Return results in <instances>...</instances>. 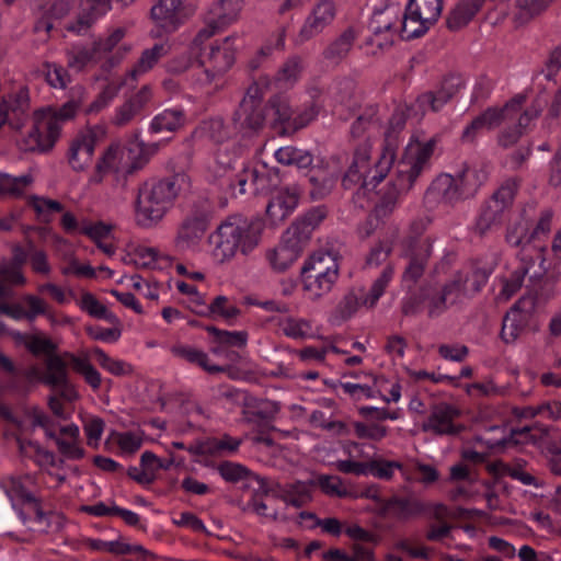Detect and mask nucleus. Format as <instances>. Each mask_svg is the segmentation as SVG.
<instances>
[{"mask_svg": "<svg viewBox=\"0 0 561 561\" xmlns=\"http://www.w3.org/2000/svg\"><path fill=\"white\" fill-rule=\"evenodd\" d=\"M436 146L435 138L421 140L412 136L396 165L394 178L388 184L376 204L373 215L377 219L388 217L396 208L401 195L407 194L422 174L430 168V161Z\"/></svg>", "mask_w": 561, "mask_h": 561, "instance_id": "1", "label": "nucleus"}, {"mask_svg": "<svg viewBox=\"0 0 561 561\" xmlns=\"http://www.w3.org/2000/svg\"><path fill=\"white\" fill-rule=\"evenodd\" d=\"M84 94V89L77 87L72 90L70 99L59 108L47 107L34 112L32 128L18 140L19 149L38 153L50 151L60 136L62 124L76 116Z\"/></svg>", "mask_w": 561, "mask_h": 561, "instance_id": "2", "label": "nucleus"}, {"mask_svg": "<svg viewBox=\"0 0 561 561\" xmlns=\"http://www.w3.org/2000/svg\"><path fill=\"white\" fill-rule=\"evenodd\" d=\"M264 229L260 217L233 215L224 220L208 237L211 254L220 263L232 259L238 251L249 254L257 247Z\"/></svg>", "mask_w": 561, "mask_h": 561, "instance_id": "3", "label": "nucleus"}, {"mask_svg": "<svg viewBox=\"0 0 561 561\" xmlns=\"http://www.w3.org/2000/svg\"><path fill=\"white\" fill-rule=\"evenodd\" d=\"M185 173H174L157 182H145L136 198V219L140 226L149 227L160 221L178 194L187 186Z\"/></svg>", "mask_w": 561, "mask_h": 561, "instance_id": "4", "label": "nucleus"}, {"mask_svg": "<svg viewBox=\"0 0 561 561\" xmlns=\"http://www.w3.org/2000/svg\"><path fill=\"white\" fill-rule=\"evenodd\" d=\"M124 36L125 30L118 27L105 39L95 41L91 46L73 45L67 51V66L76 71H81L89 65L101 64L103 71H111L124 57L119 49L113 51Z\"/></svg>", "mask_w": 561, "mask_h": 561, "instance_id": "5", "label": "nucleus"}, {"mask_svg": "<svg viewBox=\"0 0 561 561\" xmlns=\"http://www.w3.org/2000/svg\"><path fill=\"white\" fill-rule=\"evenodd\" d=\"M300 275L304 289L311 294L312 299H319L336 283L339 264L331 253L317 252L305 262Z\"/></svg>", "mask_w": 561, "mask_h": 561, "instance_id": "6", "label": "nucleus"}, {"mask_svg": "<svg viewBox=\"0 0 561 561\" xmlns=\"http://www.w3.org/2000/svg\"><path fill=\"white\" fill-rule=\"evenodd\" d=\"M516 192V181H505L492 194L490 199L482 204L473 225V232L479 237H484L494 229L500 228L506 211L511 208L514 202Z\"/></svg>", "mask_w": 561, "mask_h": 561, "instance_id": "7", "label": "nucleus"}, {"mask_svg": "<svg viewBox=\"0 0 561 561\" xmlns=\"http://www.w3.org/2000/svg\"><path fill=\"white\" fill-rule=\"evenodd\" d=\"M393 276V267L387 265L381 274L374 280L369 291L364 287L351 288L340 300L334 312L333 319L337 322H343L351 319L360 306L366 308H374L383 295L387 286Z\"/></svg>", "mask_w": 561, "mask_h": 561, "instance_id": "8", "label": "nucleus"}, {"mask_svg": "<svg viewBox=\"0 0 561 561\" xmlns=\"http://www.w3.org/2000/svg\"><path fill=\"white\" fill-rule=\"evenodd\" d=\"M211 205L207 199L194 202L178 226L174 245L179 251H195L207 231Z\"/></svg>", "mask_w": 561, "mask_h": 561, "instance_id": "9", "label": "nucleus"}, {"mask_svg": "<svg viewBox=\"0 0 561 561\" xmlns=\"http://www.w3.org/2000/svg\"><path fill=\"white\" fill-rule=\"evenodd\" d=\"M407 116L402 111H396L390 121L389 128L385 134V141L379 160L375 164L374 170L363 181V186L373 188L377 186L388 174L397 156L399 147V133L404 128Z\"/></svg>", "mask_w": 561, "mask_h": 561, "instance_id": "10", "label": "nucleus"}, {"mask_svg": "<svg viewBox=\"0 0 561 561\" xmlns=\"http://www.w3.org/2000/svg\"><path fill=\"white\" fill-rule=\"evenodd\" d=\"M242 9V0H217L204 13L205 26L193 39V48L203 45L216 33L236 22Z\"/></svg>", "mask_w": 561, "mask_h": 561, "instance_id": "11", "label": "nucleus"}, {"mask_svg": "<svg viewBox=\"0 0 561 561\" xmlns=\"http://www.w3.org/2000/svg\"><path fill=\"white\" fill-rule=\"evenodd\" d=\"M525 101V95L518 94L506 102L503 107H488L480 114L485 128L493 129L502 123H514L515 119L519 121L520 126H528L539 116L540 108L534 105L523 108Z\"/></svg>", "mask_w": 561, "mask_h": 561, "instance_id": "12", "label": "nucleus"}, {"mask_svg": "<svg viewBox=\"0 0 561 561\" xmlns=\"http://www.w3.org/2000/svg\"><path fill=\"white\" fill-rule=\"evenodd\" d=\"M431 254V240H417L411 237L404 242L403 256L408 260V264L402 275V282L409 288L413 287L423 276Z\"/></svg>", "mask_w": 561, "mask_h": 561, "instance_id": "13", "label": "nucleus"}, {"mask_svg": "<svg viewBox=\"0 0 561 561\" xmlns=\"http://www.w3.org/2000/svg\"><path fill=\"white\" fill-rule=\"evenodd\" d=\"M335 15L336 5L333 0H320L317 2L295 36V45H302L321 34L332 24Z\"/></svg>", "mask_w": 561, "mask_h": 561, "instance_id": "14", "label": "nucleus"}, {"mask_svg": "<svg viewBox=\"0 0 561 561\" xmlns=\"http://www.w3.org/2000/svg\"><path fill=\"white\" fill-rule=\"evenodd\" d=\"M400 7L396 3L386 5L382 9H375L369 21V30L373 33L370 43L383 49L393 43L396 22L399 19Z\"/></svg>", "mask_w": 561, "mask_h": 561, "instance_id": "15", "label": "nucleus"}, {"mask_svg": "<svg viewBox=\"0 0 561 561\" xmlns=\"http://www.w3.org/2000/svg\"><path fill=\"white\" fill-rule=\"evenodd\" d=\"M459 414V410L449 403L439 402L434 404L427 420L422 424V431L432 432L439 436H456L465 430L463 425L454 422Z\"/></svg>", "mask_w": 561, "mask_h": 561, "instance_id": "16", "label": "nucleus"}, {"mask_svg": "<svg viewBox=\"0 0 561 561\" xmlns=\"http://www.w3.org/2000/svg\"><path fill=\"white\" fill-rule=\"evenodd\" d=\"M239 194L243 195L247 192L251 194H272L273 191L278 190L279 176L277 172H272L265 167L261 169H242L237 176Z\"/></svg>", "mask_w": 561, "mask_h": 561, "instance_id": "17", "label": "nucleus"}, {"mask_svg": "<svg viewBox=\"0 0 561 561\" xmlns=\"http://www.w3.org/2000/svg\"><path fill=\"white\" fill-rule=\"evenodd\" d=\"M130 161L128 158V145L126 147L119 144L111 145L98 160L94 172L89 180L90 183H102L104 176L108 173L118 174L125 172L126 174H133L134 172H128Z\"/></svg>", "mask_w": 561, "mask_h": 561, "instance_id": "18", "label": "nucleus"}, {"mask_svg": "<svg viewBox=\"0 0 561 561\" xmlns=\"http://www.w3.org/2000/svg\"><path fill=\"white\" fill-rule=\"evenodd\" d=\"M545 247L537 250V259H535L534 268L530 274V290L534 291V298L527 299V305L535 307L536 304H545L557 296L556 283L553 276L543 277L547 271L543 256Z\"/></svg>", "mask_w": 561, "mask_h": 561, "instance_id": "19", "label": "nucleus"}, {"mask_svg": "<svg viewBox=\"0 0 561 561\" xmlns=\"http://www.w3.org/2000/svg\"><path fill=\"white\" fill-rule=\"evenodd\" d=\"M296 228H288L280 243L268 254L270 263L276 272L286 271L302 253L307 243L296 236Z\"/></svg>", "mask_w": 561, "mask_h": 561, "instance_id": "20", "label": "nucleus"}, {"mask_svg": "<svg viewBox=\"0 0 561 561\" xmlns=\"http://www.w3.org/2000/svg\"><path fill=\"white\" fill-rule=\"evenodd\" d=\"M462 85L463 80L460 76L449 75L444 78L436 90L421 94L416 103L424 113L428 111L438 112L459 92Z\"/></svg>", "mask_w": 561, "mask_h": 561, "instance_id": "21", "label": "nucleus"}, {"mask_svg": "<svg viewBox=\"0 0 561 561\" xmlns=\"http://www.w3.org/2000/svg\"><path fill=\"white\" fill-rule=\"evenodd\" d=\"M98 134L93 129L79 133L70 142L68 163L76 172L85 170L92 162Z\"/></svg>", "mask_w": 561, "mask_h": 561, "instance_id": "22", "label": "nucleus"}, {"mask_svg": "<svg viewBox=\"0 0 561 561\" xmlns=\"http://www.w3.org/2000/svg\"><path fill=\"white\" fill-rule=\"evenodd\" d=\"M185 0H159L151 8V18L165 33L174 32L186 19Z\"/></svg>", "mask_w": 561, "mask_h": 561, "instance_id": "23", "label": "nucleus"}, {"mask_svg": "<svg viewBox=\"0 0 561 561\" xmlns=\"http://www.w3.org/2000/svg\"><path fill=\"white\" fill-rule=\"evenodd\" d=\"M299 193L296 187L283 186L273 191L266 205V215L272 225L283 222L298 205Z\"/></svg>", "mask_w": 561, "mask_h": 561, "instance_id": "24", "label": "nucleus"}, {"mask_svg": "<svg viewBox=\"0 0 561 561\" xmlns=\"http://www.w3.org/2000/svg\"><path fill=\"white\" fill-rule=\"evenodd\" d=\"M527 302V298L519 299L505 314L501 329V339L505 343H514L526 328L533 310Z\"/></svg>", "mask_w": 561, "mask_h": 561, "instance_id": "25", "label": "nucleus"}, {"mask_svg": "<svg viewBox=\"0 0 561 561\" xmlns=\"http://www.w3.org/2000/svg\"><path fill=\"white\" fill-rule=\"evenodd\" d=\"M240 445L241 439L225 434L221 437L195 440L186 450L194 456L222 457L234 454Z\"/></svg>", "mask_w": 561, "mask_h": 561, "instance_id": "26", "label": "nucleus"}, {"mask_svg": "<svg viewBox=\"0 0 561 561\" xmlns=\"http://www.w3.org/2000/svg\"><path fill=\"white\" fill-rule=\"evenodd\" d=\"M230 37H226L221 44L211 45L207 51H203L202 45L197 50L201 65L209 67L221 77L234 62V53L229 45Z\"/></svg>", "mask_w": 561, "mask_h": 561, "instance_id": "27", "label": "nucleus"}, {"mask_svg": "<svg viewBox=\"0 0 561 561\" xmlns=\"http://www.w3.org/2000/svg\"><path fill=\"white\" fill-rule=\"evenodd\" d=\"M111 10V0H81V11L68 31L78 35L84 34L98 19Z\"/></svg>", "mask_w": 561, "mask_h": 561, "instance_id": "28", "label": "nucleus"}, {"mask_svg": "<svg viewBox=\"0 0 561 561\" xmlns=\"http://www.w3.org/2000/svg\"><path fill=\"white\" fill-rule=\"evenodd\" d=\"M381 511L399 519H408L423 514L426 510L424 503L413 495H392L389 499L380 501Z\"/></svg>", "mask_w": 561, "mask_h": 561, "instance_id": "29", "label": "nucleus"}, {"mask_svg": "<svg viewBox=\"0 0 561 561\" xmlns=\"http://www.w3.org/2000/svg\"><path fill=\"white\" fill-rule=\"evenodd\" d=\"M151 98V90L144 85L136 94L115 110L111 122L116 127H124L137 117Z\"/></svg>", "mask_w": 561, "mask_h": 561, "instance_id": "30", "label": "nucleus"}, {"mask_svg": "<svg viewBox=\"0 0 561 561\" xmlns=\"http://www.w3.org/2000/svg\"><path fill=\"white\" fill-rule=\"evenodd\" d=\"M425 201L427 203H444L454 205L462 201L458 192L457 184L450 174L438 175L428 186L425 193Z\"/></svg>", "mask_w": 561, "mask_h": 561, "instance_id": "31", "label": "nucleus"}, {"mask_svg": "<svg viewBox=\"0 0 561 561\" xmlns=\"http://www.w3.org/2000/svg\"><path fill=\"white\" fill-rule=\"evenodd\" d=\"M1 102H5L8 115H10V128L21 131L28 118L30 95L26 88H21L18 92L3 98Z\"/></svg>", "mask_w": 561, "mask_h": 561, "instance_id": "32", "label": "nucleus"}, {"mask_svg": "<svg viewBox=\"0 0 561 561\" xmlns=\"http://www.w3.org/2000/svg\"><path fill=\"white\" fill-rule=\"evenodd\" d=\"M161 142L147 144L139 139L137 133L128 141V158L131 160L128 172H136L142 169L151 157L160 150Z\"/></svg>", "mask_w": 561, "mask_h": 561, "instance_id": "33", "label": "nucleus"}, {"mask_svg": "<svg viewBox=\"0 0 561 561\" xmlns=\"http://www.w3.org/2000/svg\"><path fill=\"white\" fill-rule=\"evenodd\" d=\"M185 121L186 115L182 108H167L152 118L149 131L151 134L174 133L185 125Z\"/></svg>", "mask_w": 561, "mask_h": 561, "instance_id": "34", "label": "nucleus"}, {"mask_svg": "<svg viewBox=\"0 0 561 561\" xmlns=\"http://www.w3.org/2000/svg\"><path fill=\"white\" fill-rule=\"evenodd\" d=\"M355 39L356 33L352 27L344 30L323 50V58L331 64H340L351 51Z\"/></svg>", "mask_w": 561, "mask_h": 561, "instance_id": "35", "label": "nucleus"}, {"mask_svg": "<svg viewBox=\"0 0 561 561\" xmlns=\"http://www.w3.org/2000/svg\"><path fill=\"white\" fill-rule=\"evenodd\" d=\"M529 231V221L522 217L518 220L511 222L506 230V242L510 243L513 247H520V253L528 249V253L534 255L535 259H537V250L539 247H543L542 244H533L527 243V239L530 233Z\"/></svg>", "mask_w": 561, "mask_h": 561, "instance_id": "36", "label": "nucleus"}, {"mask_svg": "<svg viewBox=\"0 0 561 561\" xmlns=\"http://www.w3.org/2000/svg\"><path fill=\"white\" fill-rule=\"evenodd\" d=\"M314 486V480L295 481L280 489L278 497L295 507H301L311 501V491Z\"/></svg>", "mask_w": 561, "mask_h": 561, "instance_id": "37", "label": "nucleus"}, {"mask_svg": "<svg viewBox=\"0 0 561 561\" xmlns=\"http://www.w3.org/2000/svg\"><path fill=\"white\" fill-rule=\"evenodd\" d=\"M458 192L462 199L470 198L476 195L479 187L485 182L486 175L481 170L465 168L453 175Z\"/></svg>", "mask_w": 561, "mask_h": 561, "instance_id": "38", "label": "nucleus"}, {"mask_svg": "<svg viewBox=\"0 0 561 561\" xmlns=\"http://www.w3.org/2000/svg\"><path fill=\"white\" fill-rule=\"evenodd\" d=\"M89 547L96 551L111 552L115 554H137L144 561L152 554L140 545H129L121 540L104 541L90 539Z\"/></svg>", "mask_w": 561, "mask_h": 561, "instance_id": "39", "label": "nucleus"}, {"mask_svg": "<svg viewBox=\"0 0 561 561\" xmlns=\"http://www.w3.org/2000/svg\"><path fill=\"white\" fill-rule=\"evenodd\" d=\"M484 0H461L447 18V27L457 31L467 25L482 7Z\"/></svg>", "mask_w": 561, "mask_h": 561, "instance_id": "40", "label": "nucleus"}, {"mask_svg": "<svg viewBox=\"0 0 561 561\" xmlns=\"http://www.w3.org/2000/svg\"><path fill=\"white\" fill-rule=\"evenodd\" d=\"M528 252V249H525L519 253L520 265L512 273L503 286L502 294L506 298L512 297L522 287L526 275L530 277L535 257Z\"/></svg>", "mask_w": 561, "mask_h": 561, "instance_id": "41", "label": "nucleus"}, {"mask_svg": "<svg viewBox=\"0 0 561 561\" xmlns=\"http://www.w3.org/2000/svg\"><path fill=\"white\" fill-rule=\"evenodd\" d=\"M232 121L238 129L257 130L264 125L265 112L262 105L252 104L247 110L243 108V105H239Z\"/></svg>", "mask_w": 561, "mask_h": 561, "instance_id": "42", "label": "nucleus"}, {"mask_svg": "<svg viewBox=\"0 0 561 561\" xmlns=\"http://www.w3.org/2000/svg\"><path fill=\"white\" fill-rule=\"evenodd\" d=\"M167 53L168 48L163 44H154L151 48L145 49L137 64L128 72L125 81H136L141 75L152 69L160 58L167 55Z\"/></svg>", "mask_w": 561, "mask_h": 561, "instance_id": "43", "label": "nucleus"}, {"mask_svg": "<svg viewBox=\"0 0 561 561\" xmlns=\"http://www.w3.org/2000/svg\"><path fill=\"white\" fill-rule=\"evenodd\" d=\"M307 181L310 185L309 195L313 201L327 197L335 184V179L321 169L311 170L307 174Z\"/></svg>", "mask_w": 561, "mask_h": 561, "instance_id": "44", "label": "nucleus"}, {"mask_svg": "<svg viewBox=\"0 0 561 561\" xmlns=\"http://www.w3.org/2000/svg\"><path fill=\"white\" fill-rule=\"evenodd\" d=\"M230 162L217 161L210 171V181L224 192H231L236 196L238 187L237 176Z\"/></svg>", "mask_w": 561, "mask_h": 561, "instance_id": "45", "label": "nucleus"}, {"mask_svg": "<svg viewBox=\"0 0 561 561\" xmlns=\"http://www.w3.org/2000/svg\"><path fill=\"white\" fill-rule=\"evenodd\" d=\"M443 3L444 0H409L407 5L410 14L433 25L440 16Z\"/></svg>", "mask_w": 561, "mask_h": 561, "instance_id": "46", "label": "nucleus"}, {"mask_svg": "<svg viewBox=\"0 0 561 561\" xmlns=\"http://www.w3.org/2000/svg\"><path fill=\"white\" fill-rule=\"evenodd\" d=\"M304 70V59L294 55L290 56L278 69L275 81L283 88L293 87L300 78Z\"/></svg>", "mask_w": 561, "mask_h": 561, "instance_id": "47", "label": "nucleus"}, {"mask_svg": "<svg viewBox=\"0 0 561 561\" xmlns=\"http://www.w3.org/2000/svg\"><path fill=\"white\" fill-rule=\"evenodd\" d=\"M172 354L187 360L188 363L196 364L201 366L208 373H221L225 371V368L217 365L208 364V355L197 348L186 346V345H175L171 350Z\"/></svg>", "mask_w": 561, "mask_h": 561, "instance_id": "48", "label": "nucleus"}, {"mask_svg": "<svg viewBox=\"0 0 561 561\" xmlns=\"http://www.w3.org/2000/svg\"><path fill=\"white\" fill-rule=\"evenodd\" d=\"M327 211L323 207H316L304 215V217L289 228H296V236L308 244L312 231L325 218Z\"/></svg>", "mask_w": 561, "mask_h": 561, "instance_id": "49", "label": "nucleus"}, {"mask_svg": "<svg viewBox=\"0 0 561 561\" xmlns=\"http://www.w3.org/2000/svg\"><path fill=\"white\" fill-rule=\"evenodd\" d=\"M276 160L284 165H296L299 169H307L312 165V154L296 147H282L275 152Z\"/></svg>", "mask_w": 561, "mask_h": 561, "instance_id": "50", "label": "nucleus"}, {"mask_svg": "<svg viewBox=\"0 0 561 561\" xmlns=\"http://www.w3.org/2000/svg\"><path fill=\"white\" fill-rule=\"evenodd\" d=\"M45 365L46 371L42 377V381L50 388H57L58 385L69 379L67 365L60 356H48Z\"/></svg>", "mask_w": 561, "mask_h": 561, "instance_id": "51", "label": "nucleus"}, {"mask_svg": "<svg viewBox=\"0 0 561 561\" xmlns=\"http://www.w3.org/2000/svg\"><path fill=\"white\" fill-rule=\"evenodd\" d=\"M194 134L205 136L217 144H221L230 137L229 129L221 117L203 121Z\"/></svg>", "mask_w": 561, "mask_h": 561, "instance_id": "52", "label": "nucleus"}, {"mask_svg": "<svg viewBox=\"0 0 561 561\" xmlns=\"http://www.w3.org/2000/svg\"><path fill=\"white\" fill-rule=\"evenodd\" d=\"M378 125L377 108L369 106L356 117L350 128V135L353 139H364L365 136Z\"/></svg>", "mask_w": 561, "mask_h": 561, "instance_id": "53", "label": "nucleus"}, {"mask_svg": "<svg viewBox=\"0 0 561 561\" xmlns=\"http://www.w3.org/2000/svg\"><path fill=\"white\" fill-rule=\"evenodd\" d=\"M431 26V23L423 21V19H419L415 14H410L408 5H405L400 28L401 37L403 39L417 38L424 35Z\"/></svg>", "mask_w": 561, "mask_h": 561, "instance_id": "54", "label": "nucleus"}, {"mask_svg": "<svg viewBox=\"0 0 561 561\" xmlns=\"http://www.w3.org/2000/svg\"><path fill=\"white\" fill-rule=\"evenodd\" d=\"M13 337L15 341L23 343L34 355L47 354L50 356L56 351V345L53 341L42 335H28L16 332L13 334Z\"/></svg>", "mask_w": 561, "mask_h": 561, "instance_id": "55", "label": "nucleus"}, {"mask_svg": "<svg viewBox=\"0 0 561 561\" xmlns=\"http://www.w3.org/2000/svg\"><path fill=\"white\" fill-rule=\"evenodd\" d=\"M32 182L33 178L30 174L13 176L8 173H0V194L20 197Z\"/></svg>", "mask_w": 561, "mask_h": 561, "instance_id": "56", "label": "nucleus"}, {"mask_svg": "<svg viewBox=\"0 0 561 561\" xmlns=\"http://www.w3.org/2000/svg\"><path fill=\"white\" fill-rule=\"evenodd\" d=\"M552 0H516L515 20L519 24L527 23L545 11Z\"/></svg>", "mask_w": 561, "mask_h": 561, "instance_id": "57", "label": "nucleus"}, {"mask_svg": "<svg viewBox=\"0 0 561 561\" xmlns=\"http://www.w3.org/2000/svg\"><path fill=\"white\" fill-rule=\"evenodd\" d=\"M314 486H319L329 496L345 497L348 495L347 489L337 476L320 474L314 480Z\"/></svg>", "mask_w": 561, "mask_h": 561, "instance_id": "58", "label": "nucleus"}, {"mask_svg": "<svg viewBox=\"0 0 561 561\" xmlns=\"http://www.w3.org/2000/svg\"><path fill=\"white\" fill-rule=\"evenodd\" d=\"M91 354L103 369H106L108 373L115 376H123L129 373V365L123 360H117L110 357L103 350L99 347H94L91 351Z\"/></svg>", "mask_w": 561, "mask_h": 561, "instance_id": "59", "label": "nucleus"}, {"mask_svg": "<svg viewBox=\"0 0 561 561\" xmlns=\"http://www.w3.org/2000/svg\"><path fill=\"white\" fill-rule=\"evenodd\" d=\"M268 111L273 112L275 121L293 124L294 111L287 96L275 95L268 101Z\"/></svg>", "mask_w": 561, "mask_h": 561, "instance_id": "60", "label": "nucleus"}, {"mask_svg": "<svg viewBox=\"0 0 561 561\" xmlns=\"http://www.w3.org/2000/svg\"><path fill=\"white\" fill-rule=\"evenodd\" d=\"M217 471L225 481L231 483L250 479L252 476V472L247 467L232 461H224L219 463L217 466Z\"/></svg>", "mask_w": 561, "mask_h": 561, "instance_id": "61", "label": "nucleus"}, {"mask_svg": "<svg viewBox=\"0 0 561 561\" xmlns=\"http://www.w3.org/2000/svg\"><path fill=\"white\" fill-rule=\"evenodd\" d=\"M30 205L34 208L43 222L50 221L51 213L64 210V205L60 202L38 196H32Z\"/></svg>", "mask_w": 561, "mask_h": 561, "instance_id": "62", "label": "nucleus"}, {"mask_svg": "<svg viewBox=\"0 0 561 561\" xmlns=\"http://www.w3.org/2000/svg\"><path fill=\"white\" fill-rule=\"evenodd\" d=\"M12 497L20 500L24 504H28L35 514V519L39 523L46 519V514L38 505L35 496L27 491L20 482H13L10 491Z\"/></svg>", "mask_w": 561, "mask_h": 561, "instance_id": "63", "label": "nucleus"}, {"mask_svg": "<svg viewBox=\"0 0 561 561\" xmlns=\"http://www.w3.org/2000/svg\"><path fill=\"white\" fill-rule=\"evenodd\" d=\"M208 310L214 312V316H219L225 319L229 324L241 313L240 309L234 305L229 304L226 296H217L209 304Z\"/></svg>", "mask_w": 561, "mask_h": 561, "instance_id": "64", "label": "nucleus"}]
</instances>
